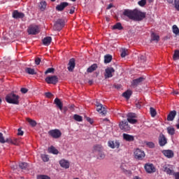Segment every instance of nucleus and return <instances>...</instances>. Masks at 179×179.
I'll use <instances>...</instances> for the list:
<instances>
[{"label": "nucleus", "instance_id": "4d7b16f0", "mask_svg": "<svg viewBox=\"0 0 179 179\" xmlns=\"http://www.w3.org/2000/svg\"><path fill=\"white\" fill-rule=\"evenodd\" d=\"M173 176L175 177V179H179V172H174Z\"/></svg>", "mask_w": 179, "mask_h": 179}, {"label": "nucleus", "instance_id": "bb28decb", "mask_svg": "<svg viewBox=\"0 0 179 179\" xmlns=\"http://www.w3.org/2000/svg\"><path fill=\"white\" fill-rule=\"evenodd\" d=\"M55 104H56L57 107H58L59 108V110L61 111H62V107H63V104L62 102L61 101V99L56 98L55 99Z\"/></svg>", "mask_w": 179, "mask_h": 179}, {"label": "nucleus", "instance_id": "e2e57ef3", "mask_svg": "<svg viewBox=\"0 0 179 179\" xmlns=\"http://www.w3.org/2000/svg\"><path fill=\"white\" fill-rule=\"evenodd\" d=\"M140 59H141V61H146V57H145V56H143V55H141V56L140 57Z\"/></svg>", "mask_w": 179, "mask_h": 179}, {"label": "nucleus", "instance_id": "de8ad7c7", "mask_svg": "<svg viewBox=\"0 0 179 179\" xmlns=\"http://www.w3.org/2000/svg\"><path fill=\"white\" fill-rule=\"evenodd\" d=\"M174 6L176 10L179 12V0H174Z\"/></svg>", "mask_w": 179, "mask_h": 179}, {"label": "nucleus", "instance_id": "680f3d73", "mask_svg": "<svg viewBox=\"0 0 179 179\" xmlns=\"http://www.w3.org/2000/svg\"><path fill=\"white\" fill-rule=\"evenodd\" d=\"M87 121H88L90 124H93V120L90 117H87Z\"/></svg>", "mask_w": 179, "mask_h": 179}, {"label": "nucleus", "instance_id": "aec40b11", "mask_svg": "<svg viewBox=\"0 0 179 179\" xmlns=\"http://www.w3.org/2000/svg\"><path fill=\"white\" fill-rule=\"evenodd\" d=\"M176 115H177V111L176 110L170 111L169 115H167V121H174V118H176Z\"/></svg>", "mask_w": 179, "mask_h": 179}, {"label": "nucleus", "instance_id": "9d476101", "mask_svg": "<svg viewBox=\"0 0 179 179\" xmlns=\"http://www.w3.org/2000/svg\"><path fill=\"white\" fill-rule=\"evenodd\" d=\"M114 72H115V69H114V68L113 67H108L107 69H106L104 73L105 79L113 78V73H114Z\"/></svg>", "mask_w": 179, "mask_h": 179}, {"label": "nucleus", "instance_id": "58836bf2", "mask_svg": "<svg viewBox=\"0 0 179 179\" xmlns=\"http://www.w3.org/2000/svg\"><path fill=\"white\" fill-rule=\"evenodd\" d=\"M128 50L125 49V48H122V52H121V57L122 58H125L127 57V55H128Z\"/></svg>", "mask_w": 179, "mask_h": 179}, {"label": "nucleus", "instance_id": "1a4fd4ad", "mask_svg": "<svg viewBox=\"0 0 179 179\" xmlns=\"http://www.w3.org/2000/svg\"><path fill=\"white\" fill-rule=\"evenodd\" d=\"M96 111L101 114V115H106L107 114V110H106V107L103 106V104L96 102Z\"/></svg>", "mask_w": 179, "mask_h": 179}, {"label": "nucleus", "instance_id": "864d4df0", "mask_svg": "<svg viewBox=\"0 0 179 179\" xmlns=\"http://www.w3.org/2000/svg\"><path fill=\"white\" fill-rule=\"evenodd\" d=\"M40 62H41V59H40V57L36 58L35 59L36 65H40Z\"/></svg>", "mask_w": 179, "mask_h": 179}, {"label": "nucleus", "instance_id": "c85d7f7f", "mask_svg": "<svg viewBox=\"0 0 179 179\" xmlns=\"http://www.w3.org/2000/svg\"><path fill=\"white\" fill-rule=\"evenodd\" d=\"M143 79H144L143 78L140 77L134 80L132 82V85L138 86V85H139V83H141V82H143Z\"/></svg>", "mask_w": 179, "mask_h": 179}, {"label": "nucleus", "instance_id": "ea45409f", "mask_svg": "<svg viewBox=\"0 0 179 179\" xmlns=\"http://www.w3.org/2000/svg\"><path fill=\"white\" fill-rule=\"evenodd\" d=\"M73 118L76 121H78V122H82L83 118L82 117V116L79 115H74Z\"/></svg>", "mask_w": 179, "mask_h": 179}, {"label": "nucleus", "instance_id": "2eb2a0df", "mask_svg": "<svg viewBox=\"0 0 179 179\" xmlns=\"http://www.w3.org/2000/svg\"><path fill=\"white\" fill-rule=\"evenodd\" d=\"M158 141L159 146H165L167 143V138H166V136H164V134H159Z\"/></svg>", "mask_w": 179, "mask_h": 179}, {"label": "nucleus", "instance_id": "0eeeda50", "mask_svg": "<svg viewBox=\"0 0 179 179\" xmlns=\"http://www.w3.org/2000/svg\"><path fill=\"white\" fill-rule=\"evenodd\" d=\"M119 127L122 131H124V132H127V131H131V127L128 124V121L123 120L120 122Z\"/></svg>", "mask_w": 179, "mask_h": 179}, {"label": "nucleus", "instance_id": "c756f323", "mask_svg": "<svg viewBox=\"0 0 179 179\" xmlns=\"http://www.w3.org/2000/svg\"><path fill=\"white\" fill-rule=\"evenodd\" d=\"M96 69H97V64H94L87 69V72L88 73H92V72H94Z\"/></svg>", "mask_w": 179, "mask_h": 179}, {"label": "nucleus", "instance_id": "6e6552de", "mask_svg": "<svg viewBox=\"0 0 179 179\" xmlns=\"http://www.w3.org/2000/svg\"><path fill=\"white\" fill-rule=\"evenodd\" d=\"M134 157L137 160H142L145 157V152H143L139 148H137L134 151Z\"/></svg>", "mask_w": 179, "mask_h": 179}, {"label": "nucleus", "instance_id": "7c9ffc66", "mask_svg": "<svg viewBox=\"0 0 179 179\" xmlns=\"http://www.w3.org/2000/svg\"><path fill=\"white\" fill-rule=\"evenodd\" d=\"M113 60V56L111 55H106L104 56V63L110 64V62Z\"/></svg>", "mask_w": 179, "mask_h": 179}, {"label": "nucleus", "instance_id": "f8f14e48", "mask_svg": "<svg viewBox=\"0 0 179 179\" xmlns=\"http://www.w3.org/2000/svg\"><path fill=\"white\" fill-rule=\"evenodd\" d=\"M144 169L147 173L152 174V173H156V168L153 164H145Z\"/></svg>", "mask_w": 179, "mask_h": 179}, {"label": "nucleus", "instance_id": "6ab92c4d", "mask_svg": "<svg viewBox=\"0 0 179 179\" xmlns=\"http://www.w3.org/2000/svg\"><path fill=\"white\" fill-rule=\"evenodd\" d=\"M59 164L63 169H69L70 163L69 161L62 159L59 161Z\"/></svg>", "mask_w": 179, "mask_h": 179}, {"label": "nucleus", "instance_id": "603ef678", "mask_svg": "<svg viewBox=\"0 0 179 179\" xmlns=\"http://www.w3.org/2000/svg\"><path fill=\"white\" fill-rule=\"evenodd\" d=\"M18 132H17V135L19 136H23V134H24V132H23V131H22V129L20 128L17 129Z\"/></svg>", "mask_w": 179, "mask_h": 179}, {"label": "nucleus", "instance_id": "5701e85b", "mask_svg": "<svg viewBox=\"0 0 179 179\" xmlns=\"http://www.w3.org/2000/svg\"><path fill=\"white\" fill-rule=\"evenodd\" d=\"M103 146L101 145L96 144V145H94L92 152L94 153H96V152L99 153L100 152H103Z\"/></svg>", "mask_w": 179, "mask_h": 179}, {"label": "nucleus", "instance_id": "ddd939ff", "mask_svg": "<svg viewBox=\"0 0 179 179\" xmlns=\"http://www.w3.org/2000/svg\"><path fill=\"white\" fill-rule=\"evenodd\" d=\"M121 143L118 140L109 141L108 142V146H109V148H110L111 149H118Z\"/></svg>", "mask_w": 179, "mask_h": 179}, {"label": "nucleus", "instance_id": "052dcab7", "mask_svg": "<svg viewBox=\"0 0 179 179\" xmlns=\"http://www.w3.org/2000/svg\"><path fill=\"white\" fill-rule=\"evenodd\" d=\"M70 15H73L75 13V7H73L69 12Z\"/></svg>", "mask_w": 179, "mask_h": 179}, {"label": "nucleus", "instance_id": "72a5a7b5", "mask_svg": "<svg viewBox=\"0 0 179 179\" xmlns=\"http://www.w3.org/2000/svg\"><path fill=\"white\" fill-rule=\"evenodd\" d=\"M151 40L152 41H159V40H160V36H159L157 34H156L155 33H152L151 34Z\"/></svg>", "mask_w": 179, "mask_h": 179}, {"label": "nucleus", "instance_id": "a18cd8bd", "mask_svg": "<svg viewBox=\"0 0 179 179\" xmlns=\"http://www.w3.org/2000/svg\"><path fill=\"white\" fill-rule=\"evenodd\" d=\"M98 159H103L106 157V155H104V152L103 151H101L98 152Z\"/></svg>", "mask_w": 179, "mask_h": 179}, {"label": "nucleus", "instance_id": "f257e3e1", "mask_svg": "<svg viewBox=\"0 0 179 179\" xmlns=\"http://www.w3.org/2000/svg\"><path fill=\"white\" fill-rule=\"evenodd\" d=\"M123 16H126L130 20H136V22H141L146 17V13L138 10L125 9L122 13Z\"/></svg>", "mask_w": 179, "mask_h": 179}, {"label": "nucleus", "instance_id": "9b49d317", "mask_svg": "<svg viewBox=\"0 0 179 179\" xmlns=\"http://www.w3.org/2000/svg\"><path fill=\"white\" fill-rule=\"evenodd\" d=\"M45 80L48 85H57V83H58V77L56 76H49L47 77Z\"/></svg>", "mask_w": 179, "mask_h": 179}, {"label": "nucleus", "instance_id": "09e8293b", "mask_svg": "<svg viewBox=\"0 0 179 179\" xmlns=\"http://www.w3.org/2000/svg\"><path fill=\"white\" fill-rule=\"evenodd\" d=\"M0 143H6L5 138H3V134L0 133Z\"/></svg>", "mask_w": 179, "mask_h": 179}, {"label": "nucleus", "instance_id": "4c0bfd02", "mask_svg": "<svg viewBox=\"0 0 179 179\" xmlns=\"http://www.w3.org/2000/svg\"><path fill=\"white\" fill-rule=\"evenodd\" d=\"M150 113L151 117H156V114H157L156 109L152 107L150 108Z\"/></svg>", "mask_w": 179, "mask_h": 179}, {"label": "nucleus", "instance_id": "39448f33", "mask_svg": "<svg viewBox=\"0 0 179 179\" xmlns=\"http://www.w3.org/2000/svg\"><path fill=\"white\" fill-rule=\"evenodd\" d=\"M48 134L50 136H52V138H54V139H58L59 138H61L62 135V133L58 129L50 130Z\"/></svg>", "mask_w": 179, "mask_h": 179}, {"label": "nucleus", "instance_id": "7ed1b4c3", "mask_svg": "<svg viewBox=\"0 0 179 179\" xmlns=\"http://www.w3.org/2000/svg\"><path fill=\"white\" fill-rule=\"evenodd\" d=\"M65 26V20L64 19H58L53 27L54 30H57V31H61L64 27Z\"/></svg>", "mask_w": 179, "mask_h": 179}, {"label": "nucleus", "instance_id": "4be33fe9", "mask_svg": "<svg viewBox=\"0 0 179 179\" xmlns=\"http://www.w3.org/2000/svg\"><path fill=\"white\" fill-rule=\"evenodd\" d=\"M162 153L166 156V157H168V159H171V157H174V152L172 150H164Z\"/></svg>", "mask_w": 179, "mask_h": 179}, {"label": "nucleus", "instance_id": "a19ab883", "mask_svg": "<svg viewBox=\"0 0 179 179\" xmlns=\"http://www.w3.org/2000/svg\"><path fill=\"white\" fill-rule=\"evenodd\" d=\"M19 167L22 169V170H26L27 169V163L26 162H21L19 164Z\"/></svg>", "mask_w": 179, "mask_h": 179}, {"label": "nucleus", "instance_id": "2f4dec72", "mask_svg": "<svg viewBox=\"0 0 179 179\" xmlns=\"http://www.w3.org/2000/svg\"><path fill=\"white\" fill-rule=\"evenodd\" d=\"M39 8H40V10H42V12L45 10V8H47V2H45V1H41Z\"/></svg>", "mask_w": 179, "mask_h": 179}, {"label": "nucleus", "instance_id": "49530a36", "mask_svg": "<svg viewBox=\"0 0 179 179\" xmlns=\"http://www.w3.org/2000/svg\"><path fill=\"white\" fill-rule=\"evenodd\" d=\"M173 59L176 61L179 59V50H176L173 54Z\"/></svg>", "mask_w": 179, "mask_h": 179}, {"label": "nucleus", "instance_id": "bf43d9fd", "mask_svg": "<svg viewBox=\"0 0 179 179\" xmlns=\"http://www.w3.org/2000/svg\"><path fill=\"white\" fill-rule=\"evenodd\" d=\"M13 139V145H17V138H12Z\"/></svg>", "mask_w": 179, "mask_h": 179}, {"label": "nucleus", "instance_id": "b1692460", "mask_svg": "<svg viewBox=\"0 0 179 179\" xmlns=\"http://www.w3.org/2000/svg\"><path fill=\"white\" fill-rule=\"evenodd\" d=\"M43 45H50L51 44V41H52V38L50 36H47L43 39Z\"/></svg>", "mask_w": 179, "mask_h": 179}, {"label": "nucleus", "instance_id": "473e14b6", "mask_svg": "<svg viewBox=\"0 0 179 179\" xmlns=\"http://www.w3.org/2000/svg\"><path fill=\"white\" fill-rule=\"evenodd\" d=\"M166 130H167L169 135H171L172 136H173V135H174L176 134V129H174L173 127H167Z\"/></svg>", "mask_w": 179, "mask_h": 179}, {"label": "nucleus", "instance_id": "a878e982", "mask_svg": "<svg viewBox=\"0 0 179 179\" xmlns=\"http://www.w3.org/2000/svg\"><path fill=\"white\" fill-rule=\"evenodd\" d=\"M26 73H28L29 75H37V72L34 69H31L30 67H27L25 69Z\"/></svg>", "mask_w": 179, "mask_h": 179}, {"label": "nucleus", "instance_id": "dca6fc26", "mask_svg": "<svg viewBox=\"0 0 179 179\" xmlns=\"http://www.w3.org/2000/svg\"><path fill=\"white\" fill-rule=\"evenodd\" d=\"M69 66L67 68L69 72H73V69H75V66H76V60L73 58L70 59L69 64Z\"/></svg>", "mask_w": 179, "mask_h": 179}, {"label": "nucleus", "instance_id": "5fc2aeb1", "mask_svg": "<svg viewBox=\"0 0 179 179\" xmlns=\"http://www.w3.org/2000/svg\"><path fill=\"white\" fill-rule=\"evenodd\" d=\"M20 92L25 94V93H27V92H29V90H27V88H21Z\"/></svg>", "mask_w": 179, "mask_h": 179}, {"label": "nucleus", "instance_id": "3c124183", "mask_svg": "<svg viewBox=\"0 0 179 179\" xmlns=\"http://www.w3.org/2000/svg\"><path fill=\"white\" fill-rule=\"evenodd\" d=\"M146 145L147 146H148V148H150L151 149H153V148H155V143L153 142H148Z\"/></svg>", "mask_w": 179, "mask_h": 179}, {"label": "nucleus", "instance_id": "e433bc0d", "mask_svg": "<svg viewBox=\"0 0 179 179\" xmlns=\"http://www.w3.org/2000/svg\"><path fill=\"white\" fill-rule=\"evenodd\" d=\"M27 121L29 122V124H30V125H31V127H36V125H37V122H36V120L27 118Z\"/></svg>", "mask_w": 179, "mask_h": 179}, {"label": "nucleus", "instance_id": "c9c22d12", "mask_svg": "<svg viewBox=\"0 0 179 179\" xmlns=\"http://www.w3.org/2000/svg\"><path fill=\"white\" fill-rule=\"evenodd\" d=\"M172 30H173V33L174 34H176V36H178L179 29H178V27H177V25H176V24L173 25Z\"/></svg>", "mask_w": 179, "mask_h": 179}, {"label": "nucleus", "instance_id": "393cba45", "mask_svg": "<svg viewBox=\"0 0 179 179\" xmlns=\"http://www.w3.org/2000/svg\"><path fill=\"white\" fill-rule=\"evenodd\" d=\"M131 96H132V91L129 90L122 94V96L124 97V99H127V100H129Z\"/></svg>", "mask_w": 179, "mask_h": 179}, {"label": "nucleus", "instance_id": "79ce46f5", "mask_svg": "<svg viewBox=\"0 0 179 179\" xmlns=\"http://www.w3.org/2000/svg\"><path fill=\"white\" fill-rule=\"evenodd\" d=\"M37 179H51V178L47 175H38Z\"/></svg>", "mask_w": 179, "mask_h": 179}, {"label": "nucleus", "instance_id": "8fccbe9b", "mask_svg": "<svg viewBox=\"0 0 179 179\" xmlns=\"http://www.w3.org/2000/svg\"><path fill=\"white\" fill-rule=\"evenodd\" d=\"M139 6H145L146 5V0H141L138 2Z\"/></svg>", "mask_w": 179, "mask_h": 179}, {"label": "nucleus", "instance_id": "69168bd1", "mask_svg": "<svg viewBox=\"0 0 179 179\" xmlns=\"http://www.w3.org/2000/svg\"><path fill=\"white\" fill-rule=\"evenodd\" d=\"M115 89H120L121 87V85H115Z\"/></svg>", "mask_w": 179, "mask_h": 179}, {"label": "nucleus", "instance_id": "774afa93", "mask_svg": "<svg viewBox=\"0 0 179 179\" xmlns=\"http://www.w3.org/2000/svg\"><path fill=\"white\" fill-rule=\"evenodd\" d=\"M166 2H168V3H173V0H164Z\"/></svg>", "mask_w": 179, "mask_h": 179}, {"label": "nucleus", "instance_id": "0e129e2a", "mask_svg": "<svg viewBox=\"0 0 179 179\" xmlns=\"http://www.w3.org/2000/svg\"><path fill=\"white\" fill-rule=\"evenodd\" d=\"M111 8H113V4L112 3H110L108 7H107V9H111Z\"/></svg>", "mask_w": 179, "mask_h": 179}, {"label": "nucleus", "instance_id": "6e6d98bb", "mask_svg": "<svg viewBox=\"0 0 179 179\" xmlns=\"http://www.w3.org/2000/svg\"><path fill=\"white\" fill-rule=\"evenodd\" d=\"M45 95L48 98L51 99L52 97V94L51 92H46Z\"/></svg>", "mask_w": 179, "mask_h": 179}, {"label": "nucleus", "instance_id": "c03bdc74", "mask_svg": "<svg viewBox=\"0 0 179 179\" xmlns=\"http://www.w3.org/2000/svg\"><path fill=\"white\" fill-rule=\"evenodd\" d=\"M55 69L54 68H49L45 71V75H47L48 73H54V71Z\"/></svg>", "mask_w": 179, "mask_h": 179}, {"label": "nucleus", "instance_id": "f704fd0d", "mask_svg": "<svg viewBox=\"0 0 179 179\" xmlns=\"http://www.w3.org/2000/svg\"><path fill=\"white\" fill-rule=\"evenodd\" d=\"M113 29L114 30H115V29H117V30H122V29H124V27H122V25L120 24V22H117V23H116V24L113 26Z\"/></svg>", "mask_w": 179, "mask_h": 179}, {"label": "nucleus", "instance_id": "4468645a", "mask_svg": "<svg viewBox=\"0 0 179 179\" xmlns=\"http://www.w3.org/2000/svg\"><path fill=\"white\" fill-rule=\"evenodd\" d=\"M135 118H136V114L132 113L127 114V121L129 124H136V122H138V120Z\"/></svg>", "mask_w": 179, "mask_h": 179}, {"label": "nucleus", "instance_id": "20e7f679", "mask_svg": "<svg viewBox=\"0 0 179 179\" xmlns=\"http://www.w3.org/2000/svg\"><path fill=\"white\" fill-rule=\"evenodd\" d=\"M162 171L166 173L168 176H173L174 174V168L170 164H165L162 166Z\"/></svg>", "mask_w": 179, "mask_h": 179}, {"label": "nucleus", "instance_id": "412c9836", "mask_svg": "<svg viewBox=\"0 0 179 179\" xmlns=\"http://www.w3.org/2000/svg\"><path fill=\"white\" fill-rule=\"evenodd\" d=\"M123 139L127 141V142H134L135 141V137L128 134H123Z\"/></svg>", "mask_w": 179, "mask_h": 179}, {"label": "nucleus", "instance_id": "338daca9", "mask_svg": "<svg viewBox=\"0 0 179 179\" xmlns=\"http://www.w3.org/2000/svg\"><path fill=\"white\" fill-rule=\"evenodd\" d=\"M88 83H89V85H93V80H90L88 81Z\"/></svg>", "mask_w": 179, "mask_h": 179}, {"label": "nucleus", "instance_id": "13d9d810", "mask_svg": "<svg viewBox=\"0 0 179 179\" xmlns=\"http://www.w3.org/2000/svg\"><path fill=\"white\" fill-rule=\"evenodd\" d=\"M6 143H10L11 145H13V139L12 138H7L6 140Z\"/></svg>", "mask_w": 179, "mask_h": 179}, {"label": "nucleus", "instance_id": "37998d69", "mask_svg": "<svg viewBox=\"0 0 179 179\" xmlns=\"http://www.w3.org/2000/svg\"><path fill=\"white\" fill-rule=\"evenodd\" d=\"M41 159L43 162H47L50 160V158L48 157V155H41Z\"/></svg>", "mask_w": 179, "mask_h": 179}, {"label": "nucleus", "instance_id": "a211bd4d", "mask_svg": "<svg viewBox=\"0 0 179 179\" xmlns=\"http://www.w3.org/2000/svg\"><path fill=\"white\" fill-rule=\"evenodd\" d=\"M13 17L14 19H23V17H24V13H20L18 10H15L13 12Z\"/></svg>", "mask_w": 179, "mask_h": 179}, {"label": "nucleus", "instance_id": "f3484780", "mask_svg": "<svg viewBox=\"0 0 179 179\" xmlns=\"http://www.w3.org/2000/svg\"><path fill=\"white\" fill-rule=\"evenodd\" d=\"M69 6V3L62 2L56 6V10H57L58 12H62V10H64V9H65L66 6Z\"/></svg>", "mask_w": 179, "mask_h": 179}, {"label": "nucleus", "instance_id": "423d86ee", "mask_svg": "<svg viewBox=\"0 0 179 179\" xmlns=\"http://www.w3.org/2000/svg\"><path fill=\"white\" fill-rule=\"evenodd\" d=\"M28 34H32L35 36L36 34H38L40 33V28L37 25H30L27 29Z\"/></svg>", "mask_w": 179, "mask_h": 179}, {"label": "nucleus", "instance_id": "f03ea898", "mask_svg": "<svg viewBox=\"0 0 179 179\" xmlns=\"http://www.w3.org/2000/svg\"><path fill=\"white\" fill-rule=\"evenodd\" d=\"M19 95H16L15 93H10L6 95V101L9 104H19Z\"/></svg>", "mask_w": 179, "mask_h": 179}, {"label": "nucleus", "instance_id": "cd10ccee", "mask_svg": "<svg viewBox=\"0 0 179 179\" xmlns=\"http://www.w3.org/2000/svg\"><path fill=\"white\" fill-rule=\"evenodd\" d=\"M49 153H52V155H58L59 152L54 147V145L50 146V148H48Z\"/></svg>", "mask_w": 179, "mask_h": 179}]
</instances>
